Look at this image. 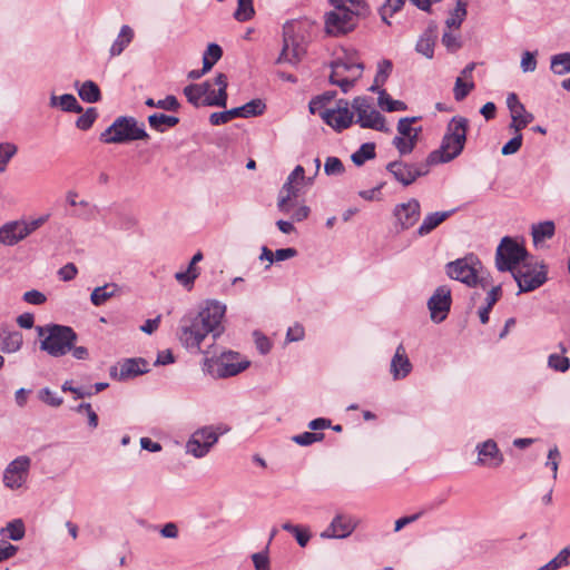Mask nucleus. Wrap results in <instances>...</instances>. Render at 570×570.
<instances>
[{"label": "nucleus", "instance_id": "obj_51", "mask_svg": "<svg viewBox=\"0 0 570 570\" xmlns=\"http://www.w3.org/2000/svg\"><path fill=\"white\" fill-rule=\"evenodd\" d=\"M548 366L557 372H567L570 367V360L561 354H550L548 357Z\"/></svg>", "mask_w": 570, "mask_h": 570}, {"label": "nucleus", "instance_id": "obj_20", "mask_svg": "<svg viewBox=\"0 0 570 570\" xmlns=\"http://www.w3.org/2000/svg\"><path fill=\"white\" fill-rule=\"evenodd\" d=\"M451 304V289L445 285L439 286L428 301L431 321L435 324L442 323L448 317Z\"/></svg>", "mask_w": 570, "mask_h": 570}, {"label": "nucleus", "instance_id": "obj_40", "mask_svg": "<svg viewBox=\"0 0 570 570\" xmlns=\"http://www.w3.org/2000/svg\"><path fill=\"white\" fill-rule=\"evenodd\" d=\"M377 105L382 110L385 111H403L406 109V105L401 100H394L385 90L379 91Z\"/></svg>", "mask_w": 570, "mask_h": 570}, {"label": "nucleus", "instance_id": "obj_26", "mask_svg": "<svg viewBox=\"0 0 570 570\" xmlns=\"http://www.w3.org/2000/svg\"><path fill=\"white\" fill-rule=\"evenodd\" d=\"M115 371L111 375L119 380H127L148 372V363L144 358H127L119 363Z\"/></svg>", "mask_w": 570, "mask_h": 570}, {"label": "nucleus", "instance_id": "obj_16", "mask_svg": "<svg viewBox=\"0 0 570 570\" xmlns=\"http://www.w3.org/2000/svg\"><path fill=\"white\" fill-rule=\"evenodd\" d=\"M428 159L423 164H410L403 160H394L386 165V170L393 178L403 186L412 185L419 177L425 176L430 171Z\"/></svg>", "mask_w": 570, "mask_h": 570}, {"label": "nucleus", "instance_id": "obj_25", "mask_svg": "<svg viewBox=\"0 0 570 570\" xmlns=\"http://www.w3.org/2000/svg\"><path fill=\"white\" fill-rule=\"evenodd\" d=\"M412 363L406 354L403 344H400L391 360L390 372L393 380L399 381L405 379L412 371Z\"/></svg>", "mask_w": 570, "mask_h": 570}, {"label": "nucleus", "instance_id": "obj_55", "mask_svg": "<svg viewBox=\"0 0 570 570\" xmlns=\"http://www.w3.org/2000/svg\"><path fill=\"white\" fill-rule=\"evenodd\" d=\"M548 563L552 570H558L570 564V544L560 550Z\"/></svg>", "mask_w": 570, "mask_h": 570}, {"label": "nucleus", "instance_id": "obj_41", "mask_svg": "<svg viewBox=\"0 0 570 570\" xmlns=\"http://www.w3.org/2000/svg\"><path fill=\"white\" fill-rule=\"evenodd\" d=\"M223 50L217 43H209L203 55L204 71H209L214 65L222 58Z\"/></svg>", "mask_w": 570, "mask_h": 570}, {"label": "nucleus", "instance_id": "obj_47", "mask_svg": "<svg viewBox=\"0 0 570 570\" xmlns=\"http://www.w3.org/2000/svg\"><path fill=\"white\" fill-rule=\"evenodd\" d=\"M145 104H146V106L151 107V108H159V109L171 110V111L177 110L179 107V102H178L177 98L171 95L167 96L164 99L157 100V101H155L153 98H148L145 101Z\"/></svg>", "mask_w": 570, "mask_h": 570}, {"label": "nucleus", "instance_id": "obj_3", "mask_svg": "<svg viewBox=\"0 0 570 570\" xmlns=\"http://www.w3.org/2000/svg\"><path fill=\"white\" fill-rule=\"evenodd\" d=\"M469 120L454 116L448 124L439 149L430 153L428 164H444L456 158L464 149Z\"/></svg>", "mask_w": 570, "mask_h": 570}, {"label": "nucleus", "instance_id": "obj_48", "mask_svg": "<svg viewBox=\"0 0 570 570\" xmlns=\"http://www.w3.org/2000/svg\"><path fill=\"white\" fill-rule=\"evenodd\" d=\"M253 0H238L234 17L237 21H247L254 16Z\"/></svg>", "mask_w": 570, "mask_h": 570}, {"label": "nucleus", "instance_id": "obj_53", "mask_svg": "<svg viewBox=\"0 0 570 570\" xmlns=\"http://www.w3.org/2000/svg\"><path fill=\"white\" fill-rule=\"evenodd\" d=\"M538 51H523L521 55L520 68L522 72H533L537 69Z\"/></svg>", "mask_w": 570, "mask_h": 570}, {"label": "nucleus", "instance_id": "obj_36", "mask_svg": "<svg viewBox=\"0 0 570 570\" xmlns=\"http://www.w3.org/2000/svg\"><path fill=\"white\" fill-rule=\"evenodd\" d=\"M534 116L527 111L525 108H519L518 110L511 114V122L510 129L514 132H520L523 128H525L530 122H532Z\"/></svg>", "mask_w": 570, "mask_h": 570}, {"label": "nucleus", "instance_id": "obj_15", "mask_svg": "<svg viewBox=\"0 0 570 570\" xmlns=\"http://www.w3.org/2000/svg\"><path fill=\"white\" fill-rule=\"evenodd\" d=\"M415 118H401L396 126L397 134L392 140L400 156L410 155L416 147L421 127H413Z\"/></svg>", "mask_w": 570, "mask_h": 570}, {"label": "nucleus", "instance_id": "obj_57", "mask_svg": "<svg viewBox=\"0 0 570 570\" xmlns=\"http://www.w3.org/2000/svg\"><path fill=\"white\" fill-rule=\"evenodd\" d=\"M442 43L451 52H455L462 47L460 35L452 32L451 29L443 33Z\"/></svg>", "mask_w": 570, "mask_h": 570}, {"label": "nucleus", "instance_id": "obj_61", "mask_svg": "<svg viewBox=\"0 0 570 570\" xmlns=\"http://www.w3.org/2000/svg\"><path fill=\"white\" fill-rule=\"evenodd\" d=\"M97 112L95 108H89L82 114L76 121L77 128L81 130H88L95 122Z\"/></svg>", "mask_w": 570, "mask_h": 570}, {"label": "nucleus", "instance_id": "obj_18", "mask_svg": "<svg viewBox=\"0 0 570 570\" xmlns=\"http://www.w3.org/2000/svg\"><path fill=\"white\" fill-rule=\"evenodd\" d=\"M296 23L284 27V46L277 58V63L296 65L306 52L305 43L295 37Z\"/></svg>", "mask_w": 570, "mask_h": 570}, {"label": "nucleus", "instance_id": "obj_27", "mask_svg": "<svg viewBox=\"0 0 570 570\" xmlns=\"http://www.w3.org/2000/svg\"><path fill=\"white\" fill-rule=\"evenodd\" d=\"M436 42V33L433 28H428L417 39L415 51L426 59H432Z\"/></svg>", "mask_w": 570, "mask_h": 570}, {"label": "nucleus", "instance_id": "obj_28", "mask_svg": "<svg viewBox=\"0 0 570 570\" xmlns=\"http://www.w3.org/2000/svg\"><path fill=\"white\" fill-rule=\"evenodd\" d=\"M452 212H434L428 214L421 225L419 226L416 234L420 237L426 236L432 233L438 226H440Z\"/></svg>", "mask_w": 570, "mask_h": 570}, {"label": "nucleus", "instance_id": "obj_49", "mask_svg": "<svg viewBox=\"0 0 570 570\" xmlns=\"http://www.w3.org/2000/svg\"><path fill=\"white\" fill-rule=\"evenodd\" d=\"M474 83L473 81H466L462 77H458L453 88V95L455 100H463L471 90H473Z\"/></svg>", "mask_w": 570, "mask_h": 570}, {"label": "nucleus", "instance_id": "obj_33", "mask_svg": "<svg viewBox=\"0 0 570 570\" xmlns=\"http://www.w3.org/2000/svg\"><path fill=\"white\" fill-rule=\"evenodd\" d=\"M0 535L12 541H20L26 535V527L22 519H13L0 529Z\"/></svg>", "mask_w": 570, "mask_h": 570}, {"label": "nucleus", "instance_id": "obj_50", "mask_svg": "<svg viewBox=\"0 0 570 570\" xmlns=\"http://www.w3.org/2000/svg\"><path fill=\"white\" fill-rule=\"evenodd\" d=\"M75 411L79 414H83L87 417L88 426L91 430H95L98 426V415L94 411L90 403H80L78 406L75 407Z\"/></svg>", "mask_w": 570, "mask_h": 570}, {"label": "nucleus", "instance_id": "obj_54", "mask_svg": "<svg viewBox=\"0 0 570 570\" xmlns=\"http://www.w3.org/2000/svg\"><path fill=\"white\" fill-rule=\"evenodd\" d=\"M239 117L237 107L226 111L213 112L209 117V121L214 126L224 125L234 118Z\"/></svg>", "mask_w": 570, "mask_h": 570}, {"label": "nucleus", "instance_id": "obj_59", "mask_svg": "<svg viewBox=\"0 0 570 570\" xmlns=\"http://www.w3.org/2000/svg\"><path fill=\"white\" fill-rule=\"evenodd\" d=\"M324 171L328 176H337L344 173L343 163L337 157H327L324 164Z\"/></svg>", "mask_w": 570, "mask_h": 570}, {"label": "nucleus", "instance_id": "obj_42", "mask_svg": "<svg viewBox=\"0 0 570 570\" xmlns=\"http://www.w3.org/2000/svg\"><path fill=\"white\" fill-rule=\"evenodd\" d=\"M266 106L261 99H253L249 102L237 107L238 115L242 118H249L262 115Z\"/></svg>", "mask_w": 570, "mask_h": 570}, {"label": "nucleus", "instance_id": "obj_60", "mask_svg": "<svg viewBox=\"0 0 570 570\" xmlns=\"http://www.w3.org/2000/svg\"><path fill=\"white\" fill-rule=\"evenodd\" d=\"M323 438V433L304 432L302 434L293 436V441L298 445L306 446L315 442L322 441Z\"/></svg>", "mask_w": 570, "mask_h": 570}, {"label": "nucleus", "instance_id": "obj_29", "mask_svg": "<svg viewBox=\"0 0 570 570\" xmlns=\"http://www.w3.org/2000/svg\"><path fill=\"white\" fill-rule=\"evenodd\" d=\"M49 106L51 108H60L66 112H81L82 107L79 105L76 97L71 94L61 96L51 95L49 98Z\"/></svg>", "mask_w": 570, "mask_h": 570}, {"label": "nucleus", "instance_id": "obj_35", "mask_svg": "<svg viewBox=\"0 0 570 570\" xmlns=\"http://www.w3.org/2000/svg\"><path fill=\"white\" fill-rule=\"evenodd\" d=\"M178 121L179 119L177 117L165 114H153L148 117L149 126L159 132L176 126Z\"/></svg>", "mask_w": 570, "mask_h": 570}, {"label": "nucleus", "instance_id": "obj_10", "mask_svg": "<svg viewBox=\"0 0 570 570\" xmlns=\"http://www.w3.org/2000/svg\"><path fill=\"white\" fill-rule=\"evenodd\" d=\"M313 180V177L305 176L303 166L297 165L288 175L279 190L277 198L278 210L284 214H289L291 208L294 206V200L297 198L303 187L311 186Z\"/></svg>", "mask_w": 570, "mask_h": 570}, {"label": "nucleus", "instance_id": "obj_22", "mask_svg": "<svg viewBox=\"0 0 570 570\" xmlns=\"http://www.w3.org/2000/svg\"><path fill=\"white\" fill-rule=\"evenodd\" d=\"M393 216L399 230L410 229L421 217V205L417 199L411 198L405 203L395 205Z\"/></svg>", "mask_w": 570, "mask_h": 570}, {"label": "nucleus", "instance_id": "obj_24", "mask_svg": "<svg viewBox=\"0 0 570 570\" xmlns=\"http://www.w3.org/2000/svg\"><path fill=\"white\" fill-rule=\"evenodd\" d=\"M478 464L497 468L502 464L503 455L493 440L481 442L475 448Z\"/></svg>", "mask_w": 570, "mask_h": 570}, {"label": "nucleus", "instance_id": "obj_17", "mask_svg": "<svg viewBox=\"0 0 570 570\" xmlns=\"http://www.w3.org/2000/svg\"><path fill=\"white\" fill-rule=\"evenodd\" d=\"M353 109L357 115L356 122L362 128H371L379 131H389L384 117L373 108L368 99L364 97H356L352 104Z\"/></svg>", "mask_w": 570, "mask_h": 570}, {"label": "nucleus", "instance_id": "obj_43", "mask_svg": "<svg viewBox=\"0 0 570 570\" xmlns=\"http://www.w3.org/2000/svg\"><path fill=\"white\" fill-rule=\"evenodd\" d=\"M282 528L283 530L292 533L301 547H305L311 539V533L308 529L305 527L292 524L291 522H285L282 524Z\"/></svg>", "mask_w": 570, "mask_h": 570}, {"label": "nucleus", "instance_id": "obj_11", "mask_svg": "<svg viewBox=\"0 0 570 570\" xmlns=\"http://www.w3.org/2000/svg\"><path fill=\"white\" fill-rule=\"evenodd\" d=\"M324 98H316L309 102L312 114L320 112L322 119L335 130L347 128L353 120V114L348 109V102L340 100L335 108H328L320 111Z\"/></svg>", "mask_w": 570, "mask_h": 570}, {"label": "nucleus", "instance_id": "obj_39", "mask_svg": "<svg viewBox=\"0 0 570 570\" xmlns=\"http://www.w3.org/2000/svg\"><path fill=\"white\" fill-rule=\"evenodd\" d=\"M466 17V3L462 0H459L454 10L450 13L448 19L445 20V24L449 29L459 30L462 22Z\"/></svg>", "mask_w": 570, "mask_h": 570}, {"label": "nucleus", "instance_id": "obj_5", "mask_svg": "<svg viewBox=\"0 0 570 570\" xmlns=\"http://www.w3.org/2000/svg\"><path fill=\"white\" fill-rule=\"evenodd\" d=\"M36 332L40 338V350L53 357H60L70 352L77 340L76 332L65 325L48 324L37 326Z\"/></svg>", "mask_w": 570, "mask_h": 570}, {"label": "nucleus", "instance_id": "obj_37", "mask_svg": "<svg viewBox=\"0 0 570 570\" xmlns=\"http://www.w3.org/2000/svg\"><path fill=\"white\" fill-rule=\"evenodd\" d=\"M550 69L554 75L563 76L570 72V52L557 53L551 57Z\"/></svg>", "mask_w": 570, "mask_h": 570}, {"label": "nucleus", "instance_id": "obj_62", "mask_svg": "<svg viewBox=\"0 0 570 570\" xmlns=\"http://www.w3.org/2000/svg\"><path fill=\"white\" fill-rule=\"evenodd\" d=\"M39 399L53 407H58L62 404V399L55 392H52L50 389L45 387L39 391Z\"/></svg>", "mask_w": 570, "mask_h": 570}, {"label": "nucleus", "instance_id": "obj_63", "mask_svg": "<svg viewBox=\"0 0 570 570\" xmlns=\"http://www.w3.org/2000/svg\"><path fill=\"white\" fill-rule=\"evenodd\" d=\"M522 135L520 132H515V136L511 138L505 145H503L501 153L504 156L513 155L522 146Z\"/></svg>", "mask_w": 570, "mask_h": 570}, {"label": "nucleus", "instance_id": "obj_64", "mask_svg": "<svg viewBox=\"0 0 570 570\" xmlns=\"http://www.w3.org/2000/svg\"><path fill=\"white\" fill-rule=\"evenodd\" d=\"M255 570H269L271 562L267 552H257L252 556Z\"/></svg>", "mask_w": 570, "mask_h": 570}, {"label": "nucleus", "instance_id": "obj_45", "mask_svg": "<svg viewBox=\"0 0 570 570\" xmlns=\"http://www.w3.org/2000/svg\"><path fill=\"white\" fill-rule=\"evenodd\" d=\"M375 157V145L372 144V142H366V144H363L358 150H356L353 155H352V161L357 165V166H361L363 165L366 160L368 159H372Z\"/></svg>", "mask_w": 570, "mask_h": 570}, {"label": "nucleus", "instance_id": "obj_31", "mask_svg": "<svg viewBox=\"0 0 570 570\" xmlns=\"http://www.w3.org/2000/svg\"><path fill=\"white\" fill-rule=\"evenodd\" d=\"M66 202L71 207H79L82 210L72 212V216L81 219H90L94 207L88 200H78V193L76 190H68L66 193Z\"/></svg>", "mask_w": 570, "mask_h": 570}, {"label": "nucleus", "instance_id": "obj_6", "mask_svg": "<svg viewBox=\"0 0 570 570\" xmlns=\"http://www.w3.org/2000/svg\"><path fill=\"white\" fill-rule=\"evenodd\" d=\"M445 272L450 278L470 287L480 285L485 288L490 284L488 278L483 276L481 262L474 255H468L448 263Z\"/></svg>", "mask_w": 570, "mask_h": 570}, {"label": "nucleus", "instance_id": "obj_19", "mask_svg": "<svg viewBox=\"0 0 570 570\" xmlns=\"http://www.w3.org/2000/svg\"><path fill=\"white\" fill-rule=\"evenodd\" d=\"M512 275L518 283L520 292H531L540 287L546 281V272L542 265L522 263Z\"/></svg>", "mask_w": 570, "mask_h": 570}, {"label": "nucleus", "instance_id": "obj_56", "mask_svg": "<svg viewBox=\"0 0 570 570\" xmlns=\"http://www.w3.org/2000/svg\"><path fill=\"white\" fill-rule=\"evenodd\" d=\"M560 460H561V454H560L558 448L557 446L551 448L547 455L546 466L551 470L553 480H557Z\"/></svg>", "mask_w": 570, "mask_h": 570}, {"label": "nucleus", "instance_id": "obj_12", "mask_svg": "<svg viewBox=\"0 0 570 570\" xmlns=\"http://www.w3.org/2000/svg\"><path fill=\"white\" fill-rule=\"evenodd\" d=\"M527 252L522 245L510 237H503L497 248L495 265L499 271L511 273L524 261Z\"/></svg>", "mask_w": 570, "mask_h": 570}, {"label": "nucleus", "instance_id": "obj_44", "mask_svg": "<svg viewBox=\"0 0 570 570\" xmlns=\"http://www.w3.org/2000/svg\"><path fill=\"white\" fill-rule=\"evenodd\" d=\"M18 151V147L12 142H0V174H3L10 160Z\"/></svg>", "mask_w": 570, "mask_h": 570}, {"label": "nucleus", "instance_id": "obj_46", "mask_svg": "<svg viewBox=\"0 0 570 570\" xmlns=\"http://www.w3.org/2000/svg\"><path fill=\"white\" fill-rule=\"evenodd\" d=\"M204 88L205 86H199L198 83L186 86L184 88V95L186 96L188 102L195 107L204 106Z\"/></svg>", "mask_w": 570, "mask_h": 570}, {"label": "nucleus", "instance_id": "obj_13", "mask_svg": "<svg viewBox=\"0 0 570 570\" xmlns=\"http://www.w3.org/2000/svg\"><path fill=\"white\" fill-rule=\"evenodd\" d=\"M219 435L218 430L212 425L199 428L187 440L185 451L195 459H202L212 451Z\"/></svg>", "mask_w": 570, "mask_h": 570}, {"label": "nucleus", "instance_id": "obj_34", "mask_svg": "<svg viewBox=\"0 0 570 570\" xmlns=\"http://www.w3.org/2000/svg\"><path fill=\"white\" fill-rule=\"evenodd\" d=\"M554 223L552 220H546L532 226V238L534 245H539L546 239H550L554 235Z\"/></svg>", "mask_w": 570, "mask_h": 570}, {"label": "nucleus", "instance_id": "obj_14", "mask_svg": "<svg viewBox=\"0 0 570 570\" xmlns=\"http://www.w3.org/2000/svg\"><path fill=\"white\" fill-rule=\"evenodd\" d=\"M31 459L20 455L12 460L3 470L2 482L4 488L16 491L22 489L29 479Z\"/></svg>", "mask_w": 570, "mask_h": 570}, {"label": "nucleus", "instance_id": "obj_52", "mask_svg": "<svg viewBox=\"0 0 570 570\" xmlns=\"http://www.w3.org/2000/svg\"><path fill=\"white\" fill-rule=\"evenodd\" d=\"M393 69V65L391 60L383 59L377 63V71L375 75V83L376 86H383L387 78L390 77Z\"/></svg>", "mask_w": 570, "mask_h": 570}, {"label": "nucleus", "instance_id": "obj_23", "mask_svg": "<svg viewBox=\"0 0 570 570\" xmlns=\"http://www.w3.org/2000/svg\"><path fill=\"white\" fill-rule=\"evenodd\" d=\"M358 524V520L346 514H336L328 527L321 533L323 539H345Z\"/></svg>", "mask_w": 570, "mask_h": 570}, {"label": "nucleus", "instance_id": "obj_7", "mask_svg": "<svg viewBox=\"0 0 570 570\" xmlns=\"http://www.w3.org/2000/svg\"><path fill=\"white\" fill-rule=\"evenodd\" d=\"M50 215H41L37 218L8 220L0 226V244L12 247L24 240L49 219Z\"/></svg>", "mask_w": 570, "mask_h": 570}, {"label": "nucleus", "instance_id": "obj_1", "mask_svg": "<svg viewBox=\"0 0 570 570\" xmlns=\"http://www.w3.org/2000/svg\"><path fill=\"white\" fill-rule=\"evenodd\" d=\"M225 313L226 305L213 299L207 301L198 313L184 315L177 331V338L181 346L190 353L204 355L205 350L202 348L204 341L210 334L214 342L222 335Z\"/></svg>", "mask_w": 570, "mask_h": 570}, {"label": "nucleus", "instance_id": "obj_9", "mask_svg": "<svg viewBox=\"0 0 570 570\" xmlns=\"http://www.w3.org/2000/svg\"><path fill=\"white\" fill-rule=\"evenodd\" d=\"M149 136L144 125L132 117H118L100 136L105 144H121L131 140H144Z\"/></svg>", "mask_w": 570, "mask_h": 570}, {"label": "nucleus", "instance_id": "obj_58", "mask_svg": "<svg viewBox=\"0 0 570 570\" xmlns=\"http://www.w3.org/2000/svg\"><path fill=\"white\" fill-rule=\"evenodd\" d=\"M22 335L18 332L9 334L3 341V351L14 353L21 348Z\"/></svg>", "mask_w": 570, "mask_h": 570}, {"label": "nucleus", "instance_id": "obj_38", "mask_svg": "<svg viewBox=\"0 0 570 570\" xmlns=\"http://www.w3.org/2000/svg\"><path fill=\"white\" fill-rule=\"evenodd\" d=\"M79 97L86 102H97L100 100L101 95L99 87L91 80H87L78 87Z\"/></svg>", "mask_w": 570, "mask_h": 570}, {"label": "nucleus", "instance_id": "obj_32", "mask_svg": "<svg viewBox=\"0 0 570 570\" xmlns=\"http://www.w3.org/2000/svg\"><path fill=\"white\" fill-rule=\"evenodd\" d=\"M134 39V30L128 24H124L117 38L110 46L109 53L111 57L120 56Z\"/></svg>", "mask_w": 570, "mask_h": 570}, {"label": "nucleus", "instance_id": "obj_30", "mask_svg": "<svg viewBox=\"0 0 570 570\" xmlns=\"http://www.w3.org/2000/svg\"><path fill=\"white\" fill-rule=\"evenodd\" d=\"M120 288L115 283H108L102 286L96 287L90 294V302L95 306L104 305L108 299L117 296Z\"/></svg>", "mask_w": 570, "mask_h": 570}, {"label": "nucleus", "instance_id": "obj_8", "mask_svg": "<svg viewBox=\"0 0 570 570\" xmlns=\"http://www.w3.org/2000/svg\"><path fill=\"white\" fill-rule=\"evenodd\" d=\"M362 71L363 63L356 52H345L344 57L332 62L330 81L341 87L343 92H347L361 77Z\"/></svg>", "mask_w": 570, "mask_h": 570}, {"label": "nucleus", "instance_id": "obj_2", "mask_svg": "<svg viewBox=\"0 0 570 570\" xmlns=\"http://www.w3.org/2000/svg\"><path fill=\"white\" fill-rule=\"evenodd\" d=\"M333 10L325 14V31L341 36L352 31L360 16L366 12L364 0H330Z\"/></svg>", "mask_w": 570, "mask_h": 570}, {"label": "nucleus", "instance_id": "obj_4", "mask_svg": "<svg viewBox=\"0 0 570 570\" xmlns=\"http://www.w3.org/2000/svg\"><path fill=\"white\" fill-rule=\"evenodd\" d=\"M250 362L238 352H217L215 343L204 351L203 370L217 379L235 376L245 371Z\"/></svg>", "mask_w": 570, "mask_h": 570}, {"label": "nucleus", "instance_id": "obj_21", "mask_svg": "<svg viewBox=\"0 0 570 570\" xmlns=\"http://www.w3.org/2000/svg\"><path fill=\"white\" fill-rule=\"evenodd\" d=\"M204 88V106L226 107L227 104V76L218 73L213 81L198 83Z\"/></svg>", "mask_w": 570, "mask_h": 570}]
</instances>
